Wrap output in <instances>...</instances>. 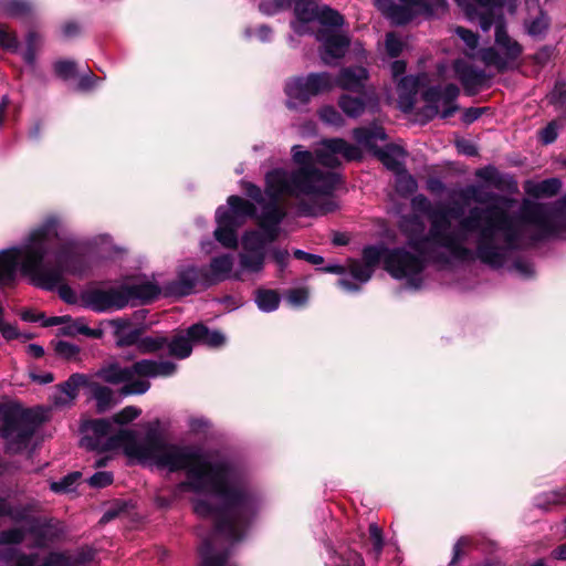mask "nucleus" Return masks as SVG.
<instances>
[{
  "instance_id": "nucleus-39",
  "label": "nucleus",
  "mask_w": 566,
  "mask_h": 566,
  "mask_svg": "<svg viewBox=\"0 0 566 566\" xmlns=\"http://www.w3.org/2000/svg\"><path fill=\"white\" fill-rule=\"evenodd\" d=\"M396 174V189L401 195H410L417 189L416 179L405 169V166L399 170L394 171Z\"/></svg>"
},
{
  "instance_id": "nucleus-44",
  "label": "nucleus",
  "mask_w": 566,
  "mask_h": 566,
  "mask_svg": "<svg viewBox=\"0 0 566 566\" xmlns=\"http://www.w3.org/2000/svg\"><path fill=\"white\" fill-rule=\"evenodd\" d=\"M41 43V38L35 32H30L27 36V48L23 51V60L27 64L33 65L35 62V50Z\"/></svg>"
},
{
  "instance_id": "nucleus-59",
  "label": "nucleus",
  "mask_w": 566,
  "mask_h": 566,
  "mask_svg": "<svg viewBox=\"0 0 566 566\" xmlns=\"http://www.w3.org/2000/svg\"><path fill=\"white\" fill-rule=\"evenodd\" d=\"M242 186H243L245 193L250 198H252L253 200H255L259 203H261L263 201L262 191L258 186H255L251 182H242Z\"/></svg>"
},
{
  "instance_id": "nucleus-37",
  "label": "nucleus",
  "mask_w": 566,
  "mask_h": 566,
  "mask_svg": "<svg viewBox=\"0 0 566 566\" xmlns=\"http://www.w3.org/2000/svg\"><path fill=\"white\" fill-rule=\"evenodd\" d=\"M454 32L465 45L464 54L470 59L480 57L481 50H478L479 35L462 27H457Z\"/></svg>"
},
{
  "instance_id": "nucleus-29",
  "label": "nucleus",
  "mask_w": 566,
  "mask_h": 566,
  "mask_svg": "<svg viewBox=\"0 0 566 566\" xmlns=\"http://www.w3.org/2000/svg\"><path fill=\"white\" fill-rule=\"evenodd\" d=\"M419 78L417 76H402L398 82L399 105L403 111L413 107L418 93Z\"/></svg>"
},
{
  "instance_id": "nucleus-53",
  "label": "nucleus",
  "mask_w": 566,
  "mask_h": 566,
  "mask_svg": "<svg viewBox=\"0 0 566 566\" xmlns=\"http://www.w3.org/2000/svg\"><path fill=\"white\" fill-rule=\"evenodd\" d=\"M307 298H308V294L303 289L291 290L287 293V301L293 306H302V305H304L306 303Z\"/></svg>"
},
{
  "instance_id": "nucleus-52",
  "label": "nucleus",
  "mask_w": 566,
  "mask_h": 566,
  "mask_svg": "<svg viewBox=\"0 0 566 566\" xmlns=\"http://www.w3.org/2000/svg\"><path fill=\"white\" fill-rule=\"evenodd\" d=\"M475 176L486 182L497 186V170L492 166L480 168L475 171Z\"/></svg>"
},
{
  "instance_id": "nucleus-17",
  "label": "nucleus",
  "mask_w": 566,
  "mask_h": 566,
  "mask_svg": "<svg viewBox=\"0 0 566 566\" xmlns=\"http://www.w3.org/2000/svg\"><path fill=\"white\" fill-rule=\"evenodd\" d=\"M36 427V416L32 411L6 415L1 437L6 440L8 450L13 453L24 450L29 446Z\"/></svg>"
},
{
  "instance_id": "nucleus-13",
  "label": "nucleus",
  "mask_w": 566,
  "mask_h": 566,
  "mask_svg": "<svg viewBox=\"0 0 566 566\" xmlns=\"http://www.w3.org/2000/svg\"><path fill=\"white\" fill-rule=\"evenodd\" d=\"M255 213V207L250 201L239 196L228 198V207L221 206L217 209L214 238L224 248L235 249L238 245L237 229L248 217Z\"/></svg>"
},
{
  "instance_id": "nucleus-50",
  "label": "nucleus",
  "mask_w": 566,
  "mask_h": 566,
  "mask_svg": "<svg viewBox=\"0 0 566 566\" xmlns=\"http://www.w3.org/2000/svg\"><path fill=\"white\" fill-rule=\"evenodd\" d=\"M369 536L373 542L375 554L376 556H379L384 547V541L381 530L377 524L373 523L369 525Z\"/></svg>"
},
{
  "instance_id": "nucleus-47",
  "label": "nucleus",
  "mask_w": 566,
  "mask_h": 566,
  "mask_svg": "<svg viewBox=\"0 0 566 566\" xmlns=\"http://www.w3.org/2000/svg\"><path fill=\"white\" fill-rule=\"evenodd\" d=\"M54 70L60 77L67 80L75 76L76 65L73 61L62 60L54 64Z\"/></svg>"
},
{
  "instance_id": "nucleus-22",
  "label": "nucleus",
  "mask_w": 566,
  "mask_h": 566,
  "mask_svg": "<svg viewBox=\"0 0 566 566\" xmlns=\"http://www.w3.org/2000/svg\"><path fill=\"white\" fill-rule=\"evenodd\" d=\"M17 277V264H14V253L0 252V286L11 285ZM0 332L4 339L12 340L19 338L21 334L18 328L4 322L3 308L0 305Z\"/></svg>"
},
{
  "instance_id": "nucleus-56",
  "label": "nucleus",
  "mask_w": 566,
  "mask_h": 566,
  "mask_svg": "<svg viewBox=\"0 0 566 566\" xmlns=\"http://www.w3.org/2000/svg\"><path fill=\"white\" fill-rule=\"evenodd\" d=\"M457 149L460 154L467 155V156H475L478 155V148L476 146L468 140V139H459L455 143Z\"/></svg>"
},
{
  "instance_id": "nucleus-42",
  "label": "nucleus",
  "mask_w": 566,
  "mask_h": 566,
  "mask_svg": "<svg viewBox=\"0 0 566 566\" xmlns=\"http://www.w3.org/2000/svg\"><path fill=\"white\" fill-rule=\"evenodd\" d=\"M80 478V472L70 473L60 481L52 482L50 484V489L55 493L73 492L75 490L76 482Z\"/></svg>"
},
{
  "instance_id": "nucleus-3",
  "label": "nucleus",
  "mask_w": 566,
  "mask_h": 566,
  "mask_svg": "<svg viewBox=\"0 0 566 566\" xmlns=\"http://www.w3.org/2000/svg\"><path fill=\"white\" fill-rule=\"evenodd\" d=\"M86 250V243L70 235L59 219L48 218L29 233L22 245L1 252L14 253L17 271L30 277L33 285L46 291L57 290L63 301L73 304L76 295L65 277L87 274Z\"/></svg>"
},
{
  "instance_id": "nucleus-43",
  "label": "nucleus",
  "mask_w": 566,
  "mask_h": 566,
  "mask_svg": "<svg viewBox=\"0 0 566 566\" xmlns=\"http://www.w3.org/2000/svg\"><path fill=\"white\" fill-rule=\"evenodd\" d=\"M318 116L326 125L342 127L345 124L344 117L334 106H323L318 112Z\"/></svg>"
},
{
  "instance_id": "nucleus-64",
  "label": "nucleus",
  "mask_w": 566,
  "mask_h": 566,
  "mask_svg": "<svg viewBox=\"0 0 566 566\" xmlns=\"http://www.w3.org/2000/svg\"><path fill=\"white\" fill-rule=\"evenodd\" d=\"M391 73L394 78H398L406 71V63L403 61L397 60L391 63Z\"/></svg>"
},
{
  "instance_id": "nucleus-16",
  "label": "nucleus",
  "mask_w": 566,
  "mask_h": 566,
  "mask_svg": "<svg viewBox=\"0 0 566 566\" xmlns=\"http://www.w3.org/2000/svg\"><path fill=\"white\" fill-rule=\"evenodd\" d=\"M334 87V77L326 72L311 73L289 81L285 85L286 106L296 109L307 105L312 97Z\"/></svg>"
},
{
  "instance_id": "nucleus-51",
  "label": "nucleus",
  "mask_w": 566,
  "mask_h": 566,
  "mask_svg": "<svg viewBox=\"0 0 566 566\" xmlns=\"http://www.w3.org/2000/svg\"><path fill=\"white\" fill-rule=\"evenodd\" d=\"M112 482H113V474L107 471L96 472L88 480L90 485H92L94 488H104V486L112 484Z\"/></svg>"
},
{
  "instance_id": "nucleus-25",
  "label": "nucleus",
  "mask_w": 566,
  "mask_h": 566,
  "mask_svg": "<svg viewBox=\"0 0 566 566\" xmlns=\"http://www.w3.org/2000/svg\"><path fill=\"white\" fill-rule=\"evenodd\" d=\"M113 327V335L118 347L136 345L143 329L133 325L127 318H115L108 321Z\"/></svg>"
},
{
  "instance_id": "nucleus-55",
  "label": "nucleus",
  "mask_w": 566,
  "mask_h": 566,
  "mask_svg": "<svg viewBox=\"0 0 566 566\" xmlns=\"http://www.w3.org/2000/svg\"><path fill=\"white\" fill-rule=\"evenodd\" d=\"M557 138V126L555 122L549 123L541 130V140L548 145Z\"/></svg>"
},
{
  "instance_id": "nucleus-63",
  "label": "nucleus",
  "mask_w": 566,
  "mask_h": 566,
  "mask_svg": "<svg viewBox=\"0 0 566 566\" xmlns=\"http://www.w3.org/2000/svg\"><path fill=\"white\" fill-rule=\"evenodd\" d=\"M81 28L75 22H67L63 25L62 32L65 38H72L80 33Z\"/></svg>"
},
{
  "instance_id": "nucleus-35",
  "label": "nucleus",
  "mask_w": 566,
  "mask_h": 566,
  "mask_svg": "<svg viewBox=\"0 0 566 566\" xmlns=\"http://www.w3.org/2000/svg\"><path fill=\"white\" fill-rule=\"evenodd\" d=\"M338 106L346 116L357 118L365 112L366 99L364 97H354L348 94H343L338 98Z\"/></svg>"
},
{
  "instance_id": "nucleus-2",
  "label": "nucleus",
  "mask_w": 566,
  "mask_h": 566,
  "mask_svg": "<svg viewBox=\"0 0 566 566\" xmlns=\"http://www.w3.org/2000/svg\"><path fill=\"white\" fill-rule=\"evenodd\" d=\"M412 207L428 217L430 228L426 237L410 239L407 248L440 266H452L476 258L499 269L504 265L510 250L517 244L516 231L497 209L474 207L453 224L450 212L433 208L423 195L412 199Z\"/></svg>"
},
{
  "instance_id": "nucleus-9",
  "label": "nucleus",
  "mask_w": 566,
  "mask_h": 566,
  "mask_svg": "<svg viewBox=\"0 0 566 566\" xmlns=\"http://www.w3.org/2000/svg\"><path fill=\"white\" fill-rule=\"evenodd\" d=\"M285 217V210L279 199L271 198L261 208L259 216L260 230L247 231L242 235V252L239 254L240 266L243 271L259 273L264 268L265 248L275 241L280 234V223Z\"/></svg>"
},
{
  "instance_id": "nucleus-31",
  "label": "nucleus",
  "mask_w": 566,
  "mask_h": 566,
  "mask_svg": "<svg viewBox=\"0 0 566 566\" xmlns=\"http://www.w3.org/2000/svg\"><path fill=\"white\" fill-rule=\"evenodd\" d=\"M92 395L96 401V409L99 413L106 412L119 402V397L108 387L94 385Z\"/></svg>"
},
{
  "instance_id": "nucleus-21",
  "label": "nucleus",
  "mask_w": 566,
  "mask_h": 566,
  "mask_svg": "<svg viewBox=\"0 0 566 566\" xmlns=\"http://www.w3.org/2000/svg\"><path fill=\"white\" fill-rule=\"evenodd\" d=\"M0 516H9L15 522H25L28 532L36 537V546L45 544L44 536L46 535L50 525L41 517H29L25 507H13L6 499L0 497Z\"/></svg>"
},
{
  "instance_id": "nucleus-45",
  "label": "nucleus",
  "mask_w": 566,
  "mask_h": 566,
  "mask_svg": "<svg viewBox=\"0 0 566 566\" xmlns=\"http://www.w3.org/2000/svg\"><path fill=\"white\" fill-rule=\"evenodd\" d=\"M385 48L390 57H397L403 51L405 42L395 32H389L386 34Z\"/></svg>"
},
{
  "instance_id": "nucleus-8",
  "label": "nucleus",
  "mask_w": 566,
  "mask_h": 566,
  "mask_svg": "<svg viewBox=\"0 0 566 566\" xmlns=\"http://www.w3.org/2000/svg\"><path fill=\"white\" fill-rule=\"evenodd\" d=\"M295 21L292 28L297 34L313 33L311 25L319 24L316 40L321 42L319 55L327 65H335L348 51L350 39L339 30L344 23L343 17L328 6H318L315 0H298L294 8Z\"/></svg>"
},
{
  "instance_id": "nucleus-1",
  "label": "nucleus",
  "mask_w": 566,
  "mask_h": 566,
  "mask_svg": "<svg viewBox=\"0 0 566 566\" xmlns=\"http://www.w3.org/2000/svg\"><path fill=\"white\" fill-rule=\"evenodd\" d=\"M178 447L195 450L198 463L174 470H186L187 480L175 486L171 499L157 496L156 503L168 507L182 493H195V513L214 523L212 534L202 539L199 549L202 566H234L228 562L227 553H217L214 546L220 539L235 544L244 537L258 510L256 493L229 461L214 459L193 446Z\"/></svg>"
},
{
  "instance_id": "nucleus-26",
  "label": "nucleus",
  "mask_w": 566,
  "mask_h": 566,
  "mask_svg": "<svg viewBox=\"0 0 566 566\" xmlns=\"http://www.w3.org/2000/svg\"><path fill=\"white\" fill-rule=\"evenodd\" d=\"M187 335L195 344H202L208 347L217 348L226 344V336L217 329H210L203 324H193L187 328Z\"/></svg>"
},
{
  "instance_id": "nucleus-32",
  "label": "nucleus",
  "mask_w": 566,
  "mask_h": 566,
  "mask_svg": "<svg viewBox=\"0 0 566 566\" xmlns=\"http://www.w3.org/2000/svg\"><path fill=\"white\" fill-rule=\"evenodd\" d=\"M169 354L176 358L184 359L190 356L193 340L187 335V329L176 336L168 343Z\"/></svg>"
},
{
  "instance_id": "nucleus-19",
  "label": "nucleus",
  "mask_w": 566,
  "mask_h": 566,
  "mask_svg": "<svg viewBox=\"0 0 566 566\" xmlns=\"http://www.w3.org/2000/svg\"><path fill=\"white\" fill-rule=\"evenodd\" d=\"M210 280L203 269L193 265L181 268L176 280L165 286L166 294L174 296H186L196 291L198 286L207 287Z\"/></svg>"
},
{
  "instance_id": "nucleus-41",
  "label": "nucleus",
  "mask_w": 566,
  "mask_h": 566,
  "mask_svg": "<svg viewBox=\"0 0 566 566\" xmlns=\"http://www.w3.org/2000/svg\"><path fill=\"white\" fill-rule=\"evenodd\" d=\"M167 343L166 337L161 336H139L136 346L142 353H154L161 349Z\"/></svg>"
},
{
  "instance_id": "nucleus-24",
  "label": "nucleus",
  "mask_w": 566,
  "mask_h": 566,
  "mask_svg": "<svg viewBox=\"0 0 566 566\" xmlns=\"http://www.w3.org/2000/svg\"><path fill=\"white\" fill-rule=\"evenodd\" d=\"M453 70L468 95L475 94L485 81L484 71L471 66L463 60L454 61Z\"/></svg>"
},
{
  "instance_id": "nucleus-27",
  "label": "nucleus",
  "mask_w": 566,
  "mask_h": 566,
  "mask_svg": "<svg viewBox=\"0 0 566 566\" xmlns=\"http://www.w3.org/2000/svg\"><path fill=\"white\" fill-rule=\"evenodd\" d=\"M368 77V72L363 66H352L340 70L338 76L334 78V86L347 91H359Z\"/></svg>"
},
{
  "instance_id": "nucleus-61",
  "label": "nucleus",
  "mask_w": 566,
  "mask_h": 566,
  "mask_svg": "<svg viewBox=\"0 0 566 566\" xmlns=\"http://www.w3.org/2000/svg\"><path fill=\"white\" fill-rule=\"evenodd\" d=\"M469 543V541L464 537L460 538L455 545L453 546V557L449 564V566H458V562L461 556V548L462 546H465Z\"/></svg>"
},
{
  "instance_id": "nucleus-49",
  "label": "nucleus",
  "mask_w": 566,
  "mask_h": 566,
  "mask_svg": "<svg viewBox=\"0 0 566 566\" xmlns=\"http://www.w3.org/2000/svg\"><path fill=\"white\" fill-rule=\"evenodd\" d=\"M78 350L80 349L76 345L64 340H60L55 345L56 354L67 359L75 357L78 354Z\"/></svg>"
},
{
  "instance_id": "nucleus-30",
  "label": "nucleus",
  "mask_w": 566,
  "mask_h": 566,
  "mask_svg": "<svg viewBox=\"0 0 566 566\" xmlns=\"http://www.w3.org/2000/svg\"><path fill=\"white\" fill-rule=\"evenodd\" d=\"M562 188V181L558 178H549L542 181L527 180L524 184L525 192L533 198L552 197Z\"/></svg>"
},
{
  "instance_id": "nucleus-54",
  "label": "nucleus",
  "mask_w": 566,
  "mask_h": 566,
  "mask_svg": "<svg viewBox=\"0 0 566 566\" xmlns=\"http://www.w3.org/2000/svg\"><path fill=\"white\" fill-rule=\"evenodd\" d=\"M513 269L522 276V277H531L534 274L533 264L526 260H516L513 263Z\"/></svg>"
},
{
  "instance_id": "nucleus-10",
  "label": "nucleus",
  "mask_w": 566,
  "mask_h": 566,
  "mask_svg": "<svg viewBox=\"0 0 566 566\" xmlns=\"http://www.w3.org/2000/svg\"><path fill=\"white\" fill-rule=\"evenodd\" d=\"M24 537L25 532L19 527L0 533V566H82L94 556L91 549H81L76 553L53 552L41 559L36 553L25 554L18 548Z\"/></svg>"
},
{
  "instance_id": "nucleus-28",
  "label": "nucleus",
  "mask_w": 566,
  "mask_h": 566,
  "mask_svg": "<svg viewBox=\"0 0 566 566\" xmlns=\"http://www.w3.org/2000/svg\"><path fill=\"white\" fill-rule=\"evenodd\" d=\"M470 20L480 19L492 10L502 8L504 0H455Z\"/></svg>"
},
{
  "instance_id": "nucleus-18",
  "label": "nucleus",
  "mask_w": 566,
  "mask_h": 566,
  "mask_svg": "<svg viewBox=\"0 0 566 566\" xmlns=\"http://www.w3.org/2000/svg\"><path fill=\"white\" fill-rule=\"evenodd\" d=\"M81 303L96 313L113 312L128 304L125 286L92 287L82 292Z\"/></svg>"
},
{
  "instance_id": "nucleus-14",
  "label": "nucleus",
  "mask_w": 566,
  "mask_h": 566,
  "mask_svg": "<svg viewBox=\"0 0 566 566\" xmlns=\"http://www.w3.org/2000/svg\"><path fill=\"white\" fill-rule=\"evenodd\" d=\"M374 4L396 25L407 24L418 17L440 15L447 9L446 0H374Z\"/></svg>"
},
{
  "instance_id": "nucleus-46",
  "label": "nucleus",
  "mask_w": 566,
  "mask_h": 566,
  "mask_svg": "<svg viewBox=\"0 0 566 566\" xmlns=\"http://www.w3.org/2000/svg\"><path fill=\"white\" fill-rule=\"evenodd\" d=\"M140 409H138L137 407H125L123 410H120L113 417L112 422L114 423V426L128 423L136 419L140 415Z\"/></svg>"
},
{
  "instance_id": "nucleus-4",
  "label": "nucleus",
  "mask_w": 566,
  "mask_h": 566,
  "mask_svg": "<svg viewBox=\"0 0 566 566\" xmlns=\"http://www.w3.org/2000/svg\"><path fill=\"white\" fill-rule=\"evenodd\" d=\"M293 160L301 167L289 171L276 168L265 176V192L270 198L293 197L295 199L308 198L310 201H301L297 212L301 216L317 217L332 212L336 203L325 198L337 182V174L321 171L314 168L317 163L325 167H336L340 164L339 157L346 160H357L361 157L360 149L342 138L324 139L321 147L311 153L302 150L301 146L292 148Z\"/></svg>"
},
{
  "instance_id": "nucleus-38",
  "label": "nucleus",
  "mask_w": 566,
  "mask_h": 566,
  "mask_svg": "<svg viewBox=\"0 0 566 566\" xmlns=\"http://www.w3.org/2000/svg\"><path fill=\"white\" fill-rule=\"evenodd\" d=\"M258 307L263 312H272L280 304V296L272 290H259L255 295Z\"/></svg>"
},
{
  "instance_id": "nucleus-11",
  "label": "nucleus",
  "mask_w": 566,
  "mask_h": 566,
  "mask_svg": "<svg viewBox=\"0 0 566 566\" xmlns=\"http://www.w3.org/2000/svg\"><path fill=\"white\" fill-rule=\"evenodd\" d=\"M177 370V365L169 360L142 359L129 367L111 364L99 371V377L109 384H125L119 396L143 395L150 388L147 378L169 377Z\"/></svg>"
},
{
  "instance_id": "nucleus-5",
  "label": "nucleus",
  "mask_w": 566,
  "mask_h": 566,
  "mask_svg": "<svg viewBox=\"0 0 566 566\" xmlns=\"http://www.w3.org/2000/svg\"><path fill=\"white\" fill-rule=\"evenodd\" d=\"M81 431V444L88 450L123 449L129 459L169 471L198 463L195 450L170 444L156 431H149L145 439L139 440L135 431L117 428L106 419L84 421Z\"/></svg>"
},
{
  "instance_id": "nucleus-20",
  "label": "nucleus",
  "mask_w": 566,
  "mask_h": 566,
  "mask_svg": "<svg viewBox=\"0 0 566 566\" xmlns=\"http://www.w3.org/2000/svg\"><path fill=\"white\" fill-rule=\"evenodd\" d=\"M460 90L455 84H448L444 87H430L423 94V99L432 114H439L442 118L452 116L458 111L457 98Z\"/></svg>"
},
{
  "instance_id": "nucleus-23",
  "label": "nucleus",
  "mask_w": 566,
  "mask_h": 566,
  "mask_svg": "<svg viewBox=\"0 0 566 566\" xmlns=\"http://www.w3.org/2000/svg\"><path fill=\"white\" fill-rule=\"evenodd\" d=\"M87 378L83 374H72L69 379L56 387L55 392L52 395V403L54 407L64 409L73 406L78 389L85 385Z\"/></svg>"
},
{
  "instance_id": "nucleus-36",
  "label": "nucleus",
  "mask_w": 566,
  "mask_h": 566,
  "mask_svg": "<svg viewBox=\"0 0 566 566\" xmlns=\"http://www.w3.org/2000/svg\"><path fill=\"white\" fill-rule=\"evenodd\" d=\"M67 325L65 326V333L69 335H84L90 338H102L103 331L101 328H91L87 326L85 318H76L71 319L69 316V321H66Z\"/></svg>"
},
{
  "instance_id": "nucleus-60",
  "label": "nucleus",
  "mask_w": 566,
  "mask_h": 566,
  "mask_svg": "<svg viewBox=\"0 0 566 566\" xmlns=\"http://www.w3.org/2000/svg\"><path fill=\"white\" fill-rule=\"evenodd\" d=\"M482 113H483V108L470 107L464 111V113L462 115V120L465 124H471L474 120H476L482 115Z\"/></svg>"
},
{
  "instance_id": "nucleus-6",
  "label": "nucleus",
  "mask_w": 566,
  "mask_h": 566,
  "mask_svg": "<svg viewBox=\"0 0 566 566\" xmlns=\"http://www.w3.org/2000/svg\"><path fill=\"white\" fill-rule=\"evenodd\" d=\"M460 197L481 205L493 202L494 205L484 209H497L507 218L512 228L516 231L518 235L517 244L510 250L504 264L512 258L515 250L555 235L566 228V196L554 203H536L524 199L515 217L507 213V210L514 203L513 199L494 193H484L480 185H470L463 188L460 191Z\"/></svg>"
},
{
  "instance_id": "nucleus-62",
  "label": "nucleus",
  "mask_w": 566,
  "mask_h": 566,
  "mask_svg": "<svg viewBox=\"0 0 566 566\" xmlns=\"http://www.w3.org/2000/svg\"><path fill=\"white\" fill-rule=\"evenodd\" d=\"M272 256L274 261L281 266L284 268L287 264L289 252L284 249H273Z\"/></svg>"
},
{
  "instance_id": "nucleus-7",
  "label": "nucleus",
  "mask_w": 566,
  "mask_h": 566,
  "mask_svg": "<svg viewBox=\"0 0 566 566\" xmlns=\"http://www.w3.org/2000/svg\"><path fill=\"white\" fill-rule=\"evenodd\" d=\"M382 261L385 270L395 279L406 281L412 289H419L423 281L422 271L428 258L407 248L388 249L384 244L368 245L363 250V261L350 260L348 270L359 284L348 279H340L338 284L348 292H357L361 284L367 283L376 265Z\"/></svg>"
},
{
  "instance_id": "nucleus-58",
  "label": "nucleus",
  "mask_w": 566,
  "mask_h": 566,
  "mask_svg": "<svg viewBox=\"0 0 566 566\" xmlns=\"http://www.w3.org/2000/svg\"><path fill=\"white\" fill-rule=\"evenodd\" d=\"M548 24L544 17L537 18L528 25V33L531 35H539L546 31Z\"/></svg>"
},
{
  "instance_id": "nucleus-40",
  "label": "nucleus",
  "mask_w": 566,
  "mask_h": 566,
  "mask_svg": "<svg viewBox=\"0 0 566 566\" xmlns=\"http://www.w3.org/2000/svg\"><path fill=\"white\" fill-rule=\"evenodd\" d=\"M32 10V6L27 0H4L3 11L10 17H24Z\"/></svg>"
},
{
  "instance_id": "nucleus-15",
  "label": "nucleus",
  "mask_w": 566,
  "mask_h": 566,
  "mask_svg": "<svg viewBox=\"0 0 566 566\" xmlns=\"http://www.w3.org/2000/svg\"><path fill=\"white\" fill-rule=\"evenodd\" d=\"M353 136L358 145L371 151L387 169L395 171L403 166L406 159L403 148L394 144H387L384 147L377 146L378 142L387 139V135L381 126L371 125L355 128Z\"/></svg>"
},
{
  "instance_id": "nucleus-57",
  "label": "nucleus",
  "mask_w": 566,
  "mask_h": 566,
  "mask_svg": "<svg viewBox=\"0 0 566 566\" xmlns=\"http://www.w3.org/2000/svg\"><path fill=\"white\" fill-rule=\"evenodd\" d=\"M294 256L298 260H305L306 262L311 263V264H314V265H319L324 262V259L323 256L318 255V254H312V253H308V252H305L303 250H300V249H296L294 252H293Z\"/></svg>"
},
{
  "instance_id": "nucleus-12",
  "label": "nucleus",
  "mask_w": 566,
  "mask_h": 566,
  "mask_svg": "<svg viewBox=\"0 0 566 566\" xmlns=\"http://www.w3.org/2000/svg\"><path fill=\"white\" fill-rule=\"evenodd\" d=\"M479 24L484 32H488L492 25L495 27L496 48L481 50L480 60L483 64L493 66L499 72L513 69L523 52V48L509 35L502 13L499 14L497 10H492L479 19Z\"/></svg>"
},
{
  "instance_id": "nucleus-33",
  "label": "nucleus",
  "mask_w": 566,
  "mask_h": 566,
  "mask_svg": "<svg viewBox=\"0 0 566 566\" xmlns=\"http://www.w3.org/2000/svg\"><path fill=\"white\" fill-rule=\"evenodd\" d=\"M233 259L231 255H221L213 258L210 263L212 277H209L210 284L216 281H223L231 275Z\"/></svg>"
},
{
  "instance_id": "nucleus-48",
  "label": "nucleus",
  "mask_w": 566,
  "mask_h": 566,
  "mask_svg": "<svg viewBox=\"0 0 566 566\" xmlns=\"http://www.w3.org/2000/svg\"><path fill=\"white\" fill-rule=\"evenodd\" d=\"M0 45L12 52L18 50L17 38L9 31L4 24H0Z\"/></svg>"
},
{
  "instance_id": "nucleus-34",
  "label": "nucleus",
  "mask_w": 566,
  "mask_h": 566,
  "mask_svg": "<svg viewBox=\"0 0 566 566\" xmlns=\"http://www.w3.org/2000/svg\"><path fill=\"white\" fill-rule=\"evenodd\" d=\"M125 291L126 294L128 295V301L130 298H138L142 300L143 302H149L156 298L160 293V289L153 282L134 284L125 287Z\"/></svg>"
}]
</instances>
